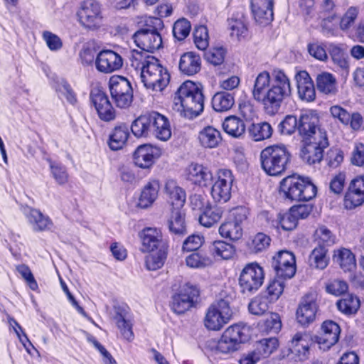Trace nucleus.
<instances>
[{
  "label": "nucleus",
  "instance_id": "nucleus-53",
  "mask_svg": "<svg viewBox=\"0 0 364 364\" xmlns=\"http://www.w3.org/2000/svg\"><path fill=\"white\" fill-rule=\"evenodd\" d=\"M299 119L292 114L287 115L279 124L278 130L282 135H291L298 130Z\"/></svg>",
  "mask_w": 364,
  "mask_h": 364
},
{
  "label": "nucleus",
  "instance_id": "nucleus-49",
  "mask_svg": "<svg viewBox=\"0 0 364 364\" xmlns=\"http://www.w3.org/2000/svg\"><path fill=\"white\" fill-rule=\"evenodd\" d=\"M302 142L315 145L323 149L329 146L327 133L325 129L321 128H318L314 134L306 136V138L302 140Z\"/></svg>",
  "mask_w": 364,
  "mask_h": 364
},
{
  "label": "nucleus",
  "instance_id": "nucleus-10",
  "mask_svg": "<svg viewBox=\"0 0 364 364\" xmlns=\"http://www.w3.org/2000/svg\"><path fill=\"white\" fill-rule=\"evenodd\" d=\"M109 90L116 105L120 108L129 107L133 100V90L129 81L122 76L109 79Z\"/></svg>",
  "mask_w": 364,
  "mask_h": 364
},
{
  "label": "nucleus",
  "instance_id": "nucleus-34",
  "mask_svg": "<svg viewBox=\"0 0 364 364\" xmlns=\"http://www.w3.org/2000/svg\"><path fill=\"white\" fill-rule=\"evenodd\" d=\"M324 149L307 143H303L301 158L305 163L313 165L319 164L323 158Z\"/></svg>",
  "mask_w": 364,
  "mask_h": 364
},
{
  "label": "nucleus",
  "instance_id": "nucleus-58",
  "mask_svg": "<svg viewBox=\"0 0 364 364\" xmlns=\"http://www.w3.org/2000/svg\"><path fill=\"white\" fill-rule=\"evenodd\" d=\"M186 264L192 268H203L212 264V259L199 252H193L186 257Z\"/></svg>",
  "mask_w": 364,
  "mask_h": 364
},
{
  "label": "nucleus",
  "instance_id": "nucleus-31",
  "mask_svg": "<svg viewBox=\"0 0 364 364\" xmlns=\"http://www.w3.org/2000/svg\"><path fill=\"white\" fill-rule=\"evenodd\" d=\"M159 188L158 181L154 180L147 183L141 191L138 206L141 208L150 207L158 197Z\"/></svg>",
  "mask_w": 364,
  "mask_h": 364
},
{
  "label": "nucleus",
  "instance_id": "nucleus-60",
  "mask_svg": "<svg viewBox=\"0 0 364 364\" xmlns=\"http://www.w3.org/2000/svg\"><path fill=\"white\" fill-rule=\"evenodd\" d=\"M191 28V23L188 20L185 18L179 19L173 24V36L178 41H183L189 35Z\"/></svg>",
  "mask_w": 364,
  "mask_h": 364
},
{
  "label": "nucleus",
  "instance_id": "nucleus-27",
  "mask_svg": "<svg viewBox=\"0 0 364 364\" xmlns=\"http://www.w3.org/2000/svg\"><path fill=\"white\" fill-rule=\"evenodd\" d=\"M153 112L140 115L130 127L132 134L137 138L148 137L151 135Z\"/></svg>",
  "mask_w": 364,
  "mask_h": 364
},
{
  "label": "nucleus",
  "instance_id": "nucleus-25",
  "mask_svg": "<svg viewBox=\"0 0 364 364\" xmlns=\"http://www.w3.org/2000/svg\"><path fill=\"white\" fill-rule=\"evenodd\" d=\"M143 252H154L162 243L161 230L154 228H146L140 232Z\"/></svg>",
  "mask_w": 364,
  "mask_h": 364
},
{
  "label": "nucleus",
  "instance_id": "nucleus-6",
  "mask_svg": "<svg viewBox=\"0 0 364 364\" xmlns=\"http://www.w3.org/2000/svg\"><path fill=\"white\" fill-rule=\"evenodd\" d=\"M140 77L144 87L156 92L164 90L170 81V74L156 58H149Z\"/></svg>",
  "mask_w": 364,
  "mask_h": 364
},
{
  "label": "nucleus",
  "instance_id": "nucleus-18",
  "mask_svg": "<svg viewBox=\"0 0 364 364\" xmlns=\"http://www.w3.org/2000/svg\"><path fill=\"white\" fill-rule=\"evenodd\" d=\"M341 328L336 322L328 320L321 325V331L316 336V341L320 348L323 350L329 349L339 340Z\"/></svg>",
  "mask_w": 364,
  "mask_h": 364
},
{
  "label": "nucleus",
  "instance_id": "nucleus-40",
  "mask_svg": "<svg viewBox=\"0 0 364 364\" xmlns=\"http://www.w3.org/2000/svg\"><path fill=\"white\" fill-rule=\"evenodd\" d=\"M223 128L226 133L234 137H239L245 132L243 120L235 116L226 117L223 123Z\"/></svg>",
  "mask_w": 364,
  "mask_h": 364
},
{
  "label": "nucleus",
  "instance_id": "nucleus-28",
  "mask_svg": "<svg viewBox=\"0 0 364 364\" xmlns=\"http://www.w3.org/2000/svg\"><path fill=\"white\" fill-rule=\"evenodd\" d=\"M180 71L188 76L198 73L201 68L200 57L193 52L183 53L178 64Z\"/></svg>",
  "mask_w": 364,
  "mask_h": 364
},
{
  "label": "nucleus",
  "instance_id": "nucleus-32",
  "mask_svg": "<svg viewBox=\"0 0 364 364\" xmlns=\"http://www.w3.org/2000/svg\"><path fill=\"white\" fill-rule=\"evenodd\" d=\"M129 126L124 123L114 128L109 139V146L112 150L117 151L124 146L129 136Z\"/></svg>",
  "mask_w": 364,
  "mask_h": 364
},
{
  "label": "nucleus",
  "instance_id": "nucleus-24",
  "mask_svg": "<svg viewBox=\"0 0 364 364\" xmlns=\"http://www.w3.org/2000/svg\"><path fill=\"white\" fill-rule=\"evenodd\" d=\"M165 193L172 210H181L186 202V193L174 180H168L165 184Z\"/></svg>",
  "mask_w": 364,
  "mask_h": 364
},
{
  "label": "nucleus",
  "instance_id": "nucleus-63",
  "mask_svg": "<svg viewBox=\"0 0 364 364\" xmlns=\"http://www.w3.org/2000/svg\"><path fill=\"white\" fill-rule=\"evenodd\" d=\"M348 289V285L347 282L341 279H333L329 282L326 286V291L335 296L343 294Z\"/></svg>",
  "mask_w": 364,
  "mask_h": 364
},
{
  "label": "nucleus",
  "instance_id": "nucleus-2",
  "mask_svg": "<svg viewBox=\"0 0 364 364\" xmlns=\"http://www.w3.org/2000/svg\"><path fill=\"white\" fill-rule=\"evenodd\" d=\"M173 109L188 119L198 117L204 109L202 89L192 81L184 82L176 92Z\"/></svg>",
  "mask_w": 364,
  "mask_h": 364
},
{
  "label": "nucleus",
  "instance_id": "nucleus-64",
  "mask_svg": "<svg viewBox=\"0 0 364 364\" xmlns=\"http://www.w3.org/2000/svg\"><path fill=\"white\" fill-rule=\"evenodd\" d=\"M326 161L330 168H336L343 161V152L337 148L331 149L327 152Z\"/></svg>",
  "mask_w": 364,
  "mask_h": 364
},
{
  "label": "nucleus",
  "instance_id": "nucleus-12",
  "mask_svg": "<svg viewBox=\"0 0 364 364\" xmlns=\"http://www.w3.org/2000/svg\"><path fill=\"white\" fill-rule=\"evenodd\" d=\"M235 177L232 171L226 168L219 169L216 180L211 188V195L216 202L226 203L231 198Z\"/></svg>",
  "mask_w": 364,
  "mask_h": 364
},
{
  "label": "nucleus",
  "instance_id": "nucleus-9",
  "mask_svg": "<svg viewBox=\"0 0 364 364\" xmlns=\"http://www.w3.org/2000/svg\"><path fill=\"white\" fill-rule=\"evenodd\" d=\"M248 329L245 326L233 325L228 328L218 342L217 350L222 353L237 350L242 343L248 340Z\"/></svg>",
  "mask_w": 364,
  "mask_h": 364
},
{
  "label": "nucleus",
  "instance_id": "nucleus-22",
  "mask_svg": "<svg viewBox=\"0 0 364 364\" xmlns=\"http://www.w3.org/2000/svg\"><path fill=\"white\" fill-rule=\"evenodd\" d=\"M159 156V150L150 144L139 146L134 153V162L141 168H149Z\"/></svg>",
  "mask_w": 364,
  "mask_h": 364
},
{
  "label": "nucleus",
  "instance_id": "nucleus-33",
  "mask_svg": "<svg viewBox=\"0 0 364 364\" xmlns=\"http://www.w3.org/2000/svg\"><path fill=\"white\" fill-rule=\"evenodd\" d=\"M316 82L317 90L321 93L334 95L338 92L336 79L329 73L317 75Z\"/></svg>",
  "mask_w": 364,
  "mask_h": 364
},
{
  "label": "nucleus",
  "instance_id": "nucleus-38",
  "mask_svg": "<svg viewBox=\"0 0 364 364\" xmlns=\"http://www.w3.org/2000/svg\"><path fill=\"white\" fill-rule=\"evenodd\" d=\"M235 102L232 93L228 92H218L212 98V107L218 112L228 111Z\"/></svg>",
  "mask_w": 364,
  "mask_h": 364
},
{
  "label": "nucleus",
  "instance_id": "nucleus-45",
  "mask_svg": "<svg viewBox=\"0 0 364 364\" xmlns=\"http://www.w3.org/2000/svg\"><path fill=\"white\" fill-rule=\"evenodd\" d=\"M279 346L278 340L274 338L262 339L256 343L255 350L260 358L269 357Z\"/></svg>",
  "mask_w": 364,
  "mask_h": 364
},
{
  "label": "nucleus",
  "instance_id": "nucleus-51",
  "mask_svg": "<svg viewBox=\"0 0 364 364\" xmlns=\"http://www.w3.org/2000/svg\"><path fill=\"white\" fill-rule=\"evenodd\" d=\"M282 277H278L269 282L267 287V296L269 302L276 301L282 295L284 289V282Z\"/></svg>",
  "mask_w": 364,
  "mask_h": 364
},
{
  "label": "nucleus",
  "instance_id": "nucleus-5",
  "mask_svg": "<svg viewBox=\"0 0 364 364\" xmlns=\"http://www.w3.org/2000/svg\"><path fill=\"white\" fill-rule=\"evenodd\" d=\"M163 21L159 18L149 17L146 27L138 30L133 36L136 45L142 50L153 53L162 47L163 41L159 30L163 28Z\"/></svg>",
  "mask_w": 364,
  "mask_h": 364
},
{
  "label": "nucleus",
  "instance_id": "nucleus-11",
  "mask_svg": "<svg viewBox=\"0 0 364 364\" xmlns=\"http://www.w3.org/2000/svg\"><path fill=\"white\" fill-rule=\"evenodd\" d=\"M80 23L86 29L96 31L102 25L101 6L96 0H85L78 12Z\"/></svg>",
  "mask_w": 364,
  "mask_h": 364
},
{
  "label": "nucleus",
  "instance_id": "nucleus-59",
  "mask_svg": "<svg viewBox=\"0 0 364 364\" xmlns=\"http://www.w3.org/2000/svg\"><path fill=\"white\" fill-rule=\"evenodd\" d=\"M271 239L267 235L259 232L254 236L250 243V248L255 253L262 252L270 245Z\"/></svg>",
  "mask_w": 364,
  "mask_h": 364
},
{
  "label": "nucleus",
  "instance_id": "nucleus-15",
  "mask_svg": "<svg viewBox=\"0 0 364 364\" xmlns=\"http://www.w3.org/2000/svg\"><path fill=\"white\" fill-rule=\"evenodd\" d=\"M90 98L101 120L109 122L114 119L115 110L104 91L99 88H93L90 92Z\"/></svg>",
  "mask_w": 364,
  "mask_h": 364
},
{
  "label": "nucleus",
  "instance_id": "nucleus-52",
  "mask_svg": "<svg viewBox=\"0 0 364 364\" xmlns=\"http://www.w3.org/2000/svg\"><path fill=\"white\" fill-rule=\"evenodd\" d=\"M52 176L59 185H63L68 181V173L65 166L56 161L48 160Z\"/></svg>",
  "mask_w": 364,
  "mask_h": 364
},
{
  "label": "nucleus",
  "instance_id": "nucleus-54",
  "mask_svg": "<svg viewBox=\"0 0 364 364\" xmlns=\"http://www.w3.org/2000/svg\"><path fill=\"white\" fill-rule=\"evenodd\" d=\"M194 43L196 47L202 50L207 48L209 44L208 28L203 25L196 26L193 31Z\"/></svg>",
  "mask_w": 364,
  "mask_h": 364
},
{
  "label": "nucleus",
  "instance_id": "nucleus-35",
  "mask_svg": "<svg viewBox=\"0 0 364 364\" xmlns=\"http://www.w3.org/2000/svg\"><path fill=\"white\" fill-rule=\"evenodd\" d=\"M289 350L296 355L300 360L305 359L309 353L308 336L301 333H296L291 341Z\"/></svg>",
  "mask_w": 364,
  "mask_h": 364
},
{
  "label": "nucleus",
  "instance_id": "nucleus-56",
  "mask_svg": "<svg viewBox=\"0 0 364 364\" xmlns=\"http://www.w3.org/2000/svg\"><path fill=\"white\" fill-rule=\"evenodd\" d=\"M269 303V299L265 296H257L249 304V311L254 315H262L268 311Z\"/></svg>",
  "mask_w": 364,
  "mask_h": 364
},
{
  "label": "nucleus",
  "instance_id": "nucleus-43",
  "mask_svg": "<svg viewBox=\"0 0 364 364\" xmlns=\"http://www.w3.org/2000/svg\"><path fill=\"white\" fill-rule=\"evenodd\" d=\"M273 129L266 122L252 124L249 129L250 136L256 141L269 139L272 135Z\"/></svg>",
  "mask_w": 364,
  "mask_h": 364
},
{
  "label": "nucleus",
  "instance_id": "nucleus-50",
  "mask_svg": "<svg viewBox=\"0 0 364 364\" xmlns=\"http://www.w3.org/2000/svg\"><path fill=\"white\" fill-rule=\"evenodd\" d=\"M166 258V251L162 248H159L156 252L151 253L146 256V267L149 270H156L164 265Z\"/></svg>",
  "mask_w": 364,
  "mask_h": 364
},
{
  "label": "nucleus",
  "instance_id": "nucleus-4",
  "mask_svg": "<svg viewBox=\"0 0 364 364\" xmlns=\"http://www.w3.org/2000/svg\"><path fill=\"white\" fill-rule=\"evenodd\" d=\"M291 154L284 144L269 146L260 153L262 168L269 176H279L287 169Z\"/></svg>",
  "mask_w": 364,
  "mask_h": 364
},
{
  "label": "nucleus",
  "instance_id": "nucleus-48",
  "mask_svg": "<svg viewBox=\"0 0 364 364\" xmlns=\"http://www.w3.org/2000/svg\"><path fill=\"white\" fill-rule=\"evenodd\" d=\"M114 319L122 336L129 342L132 341L134 338V334L132 331V322L127 319L125 315L122 312H117Z\"/></svg>",
  "mask_w": 364,
  "mask_h": 364
},
{
  "label": "nucleus",
  "instance_id": "nucleus-8",
  "mask_svg": "<svg viewBox=\"0 0 364 364\" xmlns=\"http://www.w3.org/2000/svg\"><path fill=\"white\" fill-rule=\"evenodd\" d=\"M232 315L229 301L220 299L213 302L207 309L204 325L209 330H220L229 322Z\"/></svg>",
  "mask_w": 364,
  "mask_h": 364
},
{
  "label": "nucleus",
  "instance_id": "nucleus-17",
  "mask_svg": "<svg viewBox=\"0 0 364 364\" xmlns=\"http://www.w3.org/2000/svg\"><path fill=\"white\" fill-rule=\"evenodd\" d=\"M364 203V177L353 179L345 193L343 205L348 210H353Z\"/></svg>",
  "mask_w": 364,
  "mask_h": 364
},
{
  "label": "nucleus",
  "instance_id": "nucleus-20",
  "mask_svg": "<svg viewBox=\"0 0 364 364\" xmlns=\"http://www.w3.org/2000/svg\"><path fill=\"white\" fill-rule=\"evenodd\" d=\"M273 0L251 1L252 11L258 23L267 25L273 20Z\"/></svg>",
  "mask_w": 364,
  "mask_h": 364
},
{
  "label": "nucleus",
  "instance_id": "nucleus-14",
  "mask_svg": "<svg viewBox=\"0 0 364 364\" xmlns=\"http://www.w3.org/2000/svg\"><path fill=\"white\" fill-rule=\"evenodd\" d=\"M272 267L277 277L291 279L296 273L295 257L291 252L279 251L273 257Z\"/></svg>",
  "mask_w": 364,
  "mask_h": 364
},
{
  "label": "nucleus",
  "instance_id": "nucleus-16",
  "mask_svg": "<svg viewBox=\"0 0 364 364\" xmlns=\"http://www.w3.org/2000/svg\"><path fill=\"white\" fill-rule=\"evenodd\" d=\"M317 294L310 292L305 294L301 299L296 312V320L302 326L312 323L316 318L318 306Z\"/></svg>",
  "mask_w": 364,
  "mask_h": 364
},
{
  "label": "nucleus",
  "instance_id": "nucleus-44",
  "mask_svg": "<svg viewBox=\"0 0 364 364\" xmlns=\"http://www.w3.org/2000/svg\"><path fill=\"white\" fill-rule=\"evenodd\" d=\"M338 309L343 314L350 316L357 313L360 308V300L357 296L352 294L337 301Z\"/></svg>",
  "mask_w": 364,
  "mask_h": 364
},
{
  "label": "nucleus",
  "instance_id": "nucleus-19",
  "mask_svg": "<svg viewBox=\"0 0 364 364\" xmlns=\"http://www.w3.org/2000/svg\"><path fill=\"white\" fill-rule=\"evenodd\" d=\"M96 68L104 73H111L119 70L123 65L122 58L111 50H101L95 60Z\"/></svg>",
  "mask_w": 364,
  "mask_h": 364
},
{
  "label": "nucleus",
  "instance_id": "nucleus-21",
  "mask_svg": "<svg viewBox=\"0 0 364 364\" xmlns=\"http://www.w3.org/2000/svg\"><path fill=\"white\" fill-rule=\"evenodd\" d=\"M295 80L299 98L306 102L314 101L316 98V91L309 74L305 70L299 71L295 75Z\"/></svg>",
  "mask_w": 364,
  "mask_h": 364
},
{
  "label": "nucleus",
  "instance_id": "nucleus-62",
  "mask_svg": "<svg viewBox=\"0 0 364 364\" xmlns=\"http://www.w3.org/2000/svg\"><path fill=\"white\" fill-rule=\"evenodd\" d=\"M278 224L284 230H292L296 226L298 221L290 210L283 214L279 213L277 216Z\"/></svg>",
  "mask_w": 364,
  "mask_h": 364
},
{
  "label": "nucleus",
  "instance_id": "nucleus-7",
  "mask_svg": "<svg viewBox=\"0 0 364 364\" xmlns=\"http://www.w3.org/2000/svg\"><path fill=\"white\" fill-rule=\"evenodd\" d=\"M264 279L263 268L257 262L247 264L240 272L238 283L240 292L246 296L255 294Z\"/></svg>",
  "mask_w": 364,
  "mask_h": 364
},
{
  "label": "nucleus",
  "instance_id": "nucleus-57",
  "mask_svg": "<svg viewBox=\"0 0 364 364\" xmlns=\"http://www.w3.org/2000/svg\"><path fill=\"white\" fill-rule=\"evenodd\" d=\"M228 26L232 37L239 39L246 36L247 32V26L242 18H231L228 19Z\"/></svg>",
  "mask_w": 364,
  "mask_h": 364
},
{
  "label": "nucleus",
  "instance_id": "nucleus-1",
  "mask_svg": "<svg viewBox=\"0 0 364 364\" xmlns=\"http://www.w3.org/2000/svg\"><path fill=\"white\" fill-rule=\"evenodd\" d=\"M252 94L267 114L274 116L291 95L290 80L282 70H274L272 80L267 71H262L255 80Z\"/></svg>",
  "mask_w": 364,
  "mask_h": 364
},
{
  "label": "nucleus",
  "instance_id": "nucleus-41",
  "mask_svg": "<svg viewBox=\"0 0 364 364\" xmlns=\"http://www.w3.org/2000/svg\"><path fill=\"white\" fill-rule=\"evenodd\" d=\"M219 233L223 237L237 240L242 236V228L237 222L228 220L220 226Z\"/></svg>",
  "mask_w": 364,
  "mask_h": 364
},
{
  "label": "nucleus",
  "instance_id": "nucleus-61",
  "mask_svg": "<svg viewBox=\"0 0 364 364\" xmlns=\"http://www.w3.org/2000/svg\"><path fill=\"white\" fill-rule=\"evenodd\" d=\"M225 56V50L223 48H214L204 54L205 59L215 66L221 65L224 62Z\"/></svg>",
  "mask_w": 364,
  "mask_h": 364
},
{
  "label": "nucleus",
  "instance_id": "nucleus-46",
  "mask_svg": "<svg viewBox=\"0 0 364 364\" xmlns=\"http://www.w3.org/2000/svg\"><path fill=\"white\" fill-rule=\"evenodd\" d=\"M327 250L326 247L319 244L315 247L309 256V263L311 267L323 269L328 265V259L326 257Z\"/></svg>",
  "mask_w": 364,
  "mask_h": 364
},
{
  "label": "nucleus",
  "instance_id": "nucleus-55",
  "mask_svg": "<svg viewBox=\"0 0 364 364\" xmlns=\"http://www.w3.org/2000/svg\"><path fill=\"white\" fill-rule=\"evenodd\" d=\"M149 58H154L152 55L147 54L146 51H138L133 50L130 52L129 60L130 65L135 70H140L141 71L146 66V63Z\"/></svg>",
  "mask_w": 364,
  "mask_h": 364
},
{
  "label": "nucleus",
  "instance_id": "nucleus-47",
  "mask_svg": "<svg viewBox=\"0 0 364 364\" xmlns=\"http://www.w3.org/2000/svg\"><path fill=\"white\" fill-rule=\"evenodd\" d=\"M234 247L222 240L215 241L210 247V252L214 257L229 259L235 254Z\"/></svg>",
  "mask_w": 364,
  "mask_h": 364
},
{
  "label": "nucleus",
  "instance_id": "nucleus-37",
  "mask_svg": "<svg viewBox=\"0 0 364 364\" xmlns=\"http://www.w3.org/2000/svg\"><path fill=\"white\" fill-rule=\"evenodd\" d=\"M318 119L308 114H301L299 118L298 132L303 139L314 134L319 127H318Z\"/></svg>",
  "mask_w": 364,
  "mask_h": 364
},
{
  "label": "nucleus",
  "instance_id": "nucleus-30",
  "mask_svg": "<svg viewBox=\"0 0 364 364\" xmlns=\"http://www.w3.org/2000/svg\"><path fill=\"white\" fill-rule=\"evenodd\" d=\"M26 218L35 232H42L49 230L53 226L50 218L43 215L39 210L29 208Z\"/></svg>",
  "mask_w": 364,
  "mask_h": 364
},
{
  "label": "nucleus",
  "instance_id": "nucleus-26",
  "mask_svg": "<svg viewBox=\"0 0 364 364\" xmlns=\"http://www.w3.org/2000/svg\"><path fill=\"white\" fill-rule=\"evenodd\" d=\"M151 135L158 139L166 141L171 138V131L169 122L164 115L153 112Z\"/></svg>",
  "mask_w": 364,
  "mask_h": 364
},
{
  "label": "nucleus",
  "instance_id": "nucleus-39",
  "mask_svg": "<svg viewBox=\"0 0 364 364\" xmlns=\"http://www.w3.org/2000/svg\"><path fill=\"white\" fill-rule=\"evenodd\" d=\"M169 231L176 235H184L186 228L184 221V213L181 210H171L170 218L168 220Z\"/></svg>",
  "mask_w": 364,
  "mask_h": 364
},
{
  "label": "nucleus",
  "instance_id": "nucleus-3",
  "mask_svg": "<svg viewBox=\"0 0 364 364\" xmlns=\"http://www.w3.org/2000/svg\"><path fill=\"white\" fill-rule=\"evenodd\" d=\"M316 186L309 178L299 176H289L280 182V192L291 201H307L316 195Z\"/></svg>",
  "mask_w": 364,
  "mask_h": 364
},
{
  "label": "nucleus",
  "instance_id": "nucleus-23",
  "mask_svg": "<svg viewBox=\"0 0 364 364\" xmlns=\"http://www.w3.org/2000/svg\"><path fill=\"white\" fill-rule=\"evenodd\" d=\"M187 178L195 184L206 187L210 185L213 176L208 167L192 163L186 169Z\"/></svg>",
  "mask_w": 364,
  "mask_h": 364
},
{
  "label": "nucleus",
  "instance_id": "nucleus-42",
  "mask_svg": "<svg viewBox=\"0 0 364 364\" xmlns=\"http://www.w3.org/2000/svg\"><path fill=\"white\" fill-rule=\"evenodd\" d=\"M334 259L344 272H351L356 267L354 255L348 249H341L334 255Z\"/></svg>",
  "mask_w": 364,
  "mask_h": 364
},
{
  "label": "nucleus",
  "instance_id": "nucleus-36",
  "mask_svg": "<svg viewBox=\"0 0 364 364\" xmlns=\"http://www.w3.org/2000/svg\"><path fill=\"white\" fill-rule=\"evenodd\" d=\"M223 214V210L221 208L218 206L212 207L209 205L202 211L198 220L201 225L205 228H210L219 222Z\"/></svg>",
  "mask_w": 364,
  "mask_h": 364
},
{
  "label": "nucleus",
  "instance_id": "nucleus-29",
  "mask_svg": "<svg viewBox=\"0 0 364 364\" xmlns=\"http://www.w3.org/2000/svg\"><path fill=\"white\" fill-rule=\"evenodd\" d=\"M200 144L206 149L217 147L222 141L220 132L212 126L202 129L198 136Z\"/></svg>",
  "mask_w": 364,
  "mask_h": 364
},
{
  "label": "nucleus",
  "instance_id": "nucleus-13",
  "mask_svg": "<svg viewBox=\"0 0 364 364\" xmlns=\"http://www.w3.org/2000/svg\"><path fill=\"white\" fill-rule=\"evenodd\" d=\"M198 296L199 291L196 287L189 284L184 285L172 297V310L177 314H184L193 306Z\"/></svg>",
  "mask_w": 364,
  "mask_h": 364
}]
</instances>
